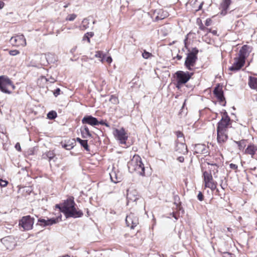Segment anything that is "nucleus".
Segmentation results:
<instances>
[{
    "instance_id": "23",
    "label": "nucleus",
    "mask_w": 257,
    "mask_h": 257,
    "mask_svg": "<svg viewBox=\"0 0 257 257\" xmlns=\"http://www.w3.org/2000/svg\"><path fill=\"white\" fill-rule=\"evenodd\" d=\"M248 85L250 88L255 89L257 91V78L250 77Z\"/></svg>"
},
{
    "instance_id": "7",
    "label": "nucleus",
    "mask_w": 257,
    "mask_h": 257,
    "mask_svg": "<svg viewBox=\"0 0 257 257\" xmlns=\"http://www.w3.org/2000/svg\"><path fill=\"white\" fill-rule=\"evenodd\" d=\"M115 138L119 141L121 144H125L128 138V136L123 128L115 129L113 132Z\"/></svg>"
},
{
    "instance_id": "2",
    "label": "nucleus",
    "mask_w": 257,
    "mask_h": 257,
    "mask_svg": "<svg viewBox=\"0 0 257 257\" xmlns=\"http://www.w3.org/2000/svg\"><path fill=\"white\" fill-rule=\"evenodd\" d=\"M127 167L130 173L136 172L140 175H145L144 165L142 163L141 157L138 155H134L133 158L128 162Z\"/></svg>"
},
{
    "instance_id": "19",
    "label": "nucleus",
    "mask_w": 257,
    "mask_h": 257,
    "mask_svg": "<svg viewBox=\"0 0 257 257\" xmlns=\"http://www.w3.org/2000/svg\"><path fill=\"white\" fill-rule=\"evenodd\" d=\"M61 216H59L57 218H56V219L51 218V219H47V220L44 219H39V221L40 222L44 223V225L46 226V225H52L54 223H56L59 222L60 220H61Z\"/></svg>"
},
{
    "instance_id": "4",
    "label": "nucleus",
    "mask_w": 257,
    "mask_h": 257,
    "mask_svg": "<svg viewBox=\"0 0 257 257\" xmlns=\"http://www.w3.org/2000/svg\"><path fill=\"white\" fill-rule=\"evenodd\" d=\"M197 59V57L194 52L188 53L184 64L186 68L189 70H193Z\"/></svg>"
},
{
    "instance_id": "18",
    "label": "nucleus",
    "mask_w": 257,
    "mask_h": 257,
    "mask_svg": "<svg viewBox=\"0 0 257 257\" xmlns=\"http://www.w3.org/2000/svg\"><path fill=\"white\" fill-rule=\"evenodd\" d=\"M249 49V47L247 45L242 46L241 49L239 50L238 57L245 60L248 54Z\"/></svg>"
},
{
    "instance_id": "17",
    "label": "nucleus",
    "mask_w": 257,
    "mask_h": 257,
    "mask_svg": "<svg viewBox=\"0 0 257 257\" xmlns=\"http://www.w3.org/2000/svg\"><path fill=\"white\" fill-rule=\"evenodd\" d=\"M140 195L136 190H134L131 191L127 190V198L128 201L136 202L139 199Z\"/></svg>"
},
{
    "instance_id": "33",
    "label": "nucleus",
    "mask_w": 257,
    "mask_h": 257,
    "mask_svg": "<svg viewBox=\"0 0 257 257\" xmlns=\"http://www.w3.org/2000/svg\"><path fill=\"white\" fill-rule=\"evenodd\" d=\"M152 55L151 53L148 52L146 51H144V52L142 54V56L145 59H148L150 58Z\"/></svg>"
},
{
    "instance_id": "57",
    "label": "nucleus",
    "mask_w": 257,
    "mask_h": 257,
    "mask_svg": "<svg viewBox=\"0 0 257 257\" xmlns=\"http://www.w3.org/2000/svg\"><path fill=\"white\" fill-rule=\"evenodd\" d=\"M156 19H164V18L159 17V16H157V17H156Z\"/></svg>"
},
{
    "instance_id": "10",
    "label": "nucleus",
    "mask_w": 257,
    "mask_h": 257,
    "mask_svg": "<svg viewBox=\"0 0 257 257\" xmlns=\"http://www.w3.org/2000/svg\"><path fill=\"white\" fill-rule=\"evenodd\" d=\"M230 118L227 115L226 112L224 113L221 119L218 122L217 130L227 131L229 125Z\"/></svg>"
},
{
    "instance_id": "9",
    "label": "nucleus",
    "mask_w": 257,
    "mask_h": 257,
    "mask_svg": "<svg viewBox=\"0 0 257 257\" xmlns=\"http://www.w3.org/2000/svg\"><path fill=\"white\" fill-rule=\"evenodd\" d=\"M10 43L15 47L25 46L26 45V39L23 35H16L12 37L10 40Z\"/></svg>"
},
{
    "instance_id": "22",
    "label": "nucleus",
    "mask_w": 257,
    "mask_h": 257,
    "mask_svg": "<svg viewBox=\"0 0 257 257\" xmlns=\"http://www.w3.org/2000/svg\"><path fill=\"white\" fill-rule=\"evenodd\" d=\"M214 93L220 102H222L224 100V98L223 95V91L221 88L216 87L214 90Z\"/></svg>"
},
{
    "instance_id": "40",
    "label": "nucleus",
    "mask_w": 257,
    "mask_h": 257,
    "mask_svg": "<svg viewBox=\"0 0 257 257\" xmlns=\"http://www.w3.org/2000/svg\"><path fill=\"white\" fill-rule=\"evenodd\" d=\"M112 60L110 56H108L107 57H105L104 62H106L107 63L110 64L112 62Z\"/></svg>"
},
{
    "instance_id": "39",
    "label": "nucleus",
    "mask_w": 257,
    "mask_h": 257,
    "mask_svg": "<svg viewBox=\"0 0 257 257\" xmlns=\"http://www.w3.org/2000/svg\"><path fill=\"white\" fill-rule=\"evenodd\" d=\"M203 197H204V196H203V195L202 194V193L201 192H199L197 195L198 199L199 201H202L203 200Z\"/></svg>"
},
{
    "instance_id": "30",
    "label": "nucleus",
    "mask_w": 257,
    "mask_h": 257,
    "mask_svg": "<svg viewBox=\"0 0 257 257\" xmlns=\"http://www.w3.org/2000/svg\"><path fill=\"white\" fill-rule=\"evenodd\" d=\"M88 21L87 19H84L82 21V25L81 26V29L82 30H85L87 29L88 27Z\"/></svg>"
},
{
    "instance_id": "26",
    "label": "nucleus",
    "mask_w": 257,
    "mask_h": 257,
    "mask_svg": "<svg viewBox=\"0 0 257 257\" xmlns=\"http://www.w3.org/2000/svg\"><path fill=\"white\" fill-rule=\"evenodd\" d=\"M55 157V154L53 151H49L45 154L43 155L44 158H48L49 161H51Z\"/></svg>"
},
{
    "instance_id": "5",
    "label": "nucleus",
    "mask_w": 257,
    "mask_h": 257,
    "mask_svg": "<svg viewBox=\"0 0 257 257\" xmlns=\"http://www.w3.org/2000/svg\"><path fill=\"white\" fill-rule=\"evenodd\" d=\"M193 74V73H189L188 72L177 71L176 73V75L178 84L181 85L186 83L190 79Z\"/></svg>"
},
{
    "instance_id": "59",
    "label": "nucleus",
    "mask_w": 257,
    "mask_h": 257,
    "mask_svg": "<svg viewBox=\"0 0 257 257\" xmlns=\"http://www.w3.org/2000/svg\"><path fill=\"white\" fill-rule=\"evenodd\" d=\"M67 7H68V6H67V5H65V6H64V8H67Z\"/></svg>"
},
{
    "instance_id": "12",
    "label": "nucleus",
    "mask_w": 257,
    "mask_h": 257,
    "mask_svg": "<svg viewBox=\"0 0 257 257\" xmlns=\"http://www.w3.org/2000/svg\"><path fill=\"white\" fill-rule=\"evenodd\" d=\"M244 60L236 57L234 58L233 63L229 69L230 71H238L244 65Z\"/></svg>"
},
{
    "instance_id": "50",
    "label": "nucleus",
    "mask_w": 257,
    "mask_h": 257,
    "mask_svg": "<svg viewBox=\"0 0 257 257\" xmlns=\"http://www.w3.org/2000/svg\"><path fill=\"white\" fill-rule=\"evenodd\" d=\"M4 5H5L4 3H3V2L0 1V9H3L4 8Z\"/></svg>"
},
{
    "instance_id": "14",
    "label": "nucleus",
    "mask_w": 257,
    "mask_h": 257,
    "mask_svg": "<svg viewBox=\"0 0 257 257\" xmlns=\"http://www.w3.org/2000/svg\"><path fill=\"white\" fill-rule=\"evenodd\" d=\"M83 124H88L92 126L98 125V120L91 115H86L82 119Z\"/></svg>"
},
{
    "instance_id": "56",
    "label": "nucleus",
    "mask_w": 257,
    "mask_h": 257,
    "mask_svg": "<svg viewBox=\"0 0 257 257\" xmlns=\"http://www.w3.org/2000/svg\"><path fill=\"white\" fill-rule=\"evenodd\" d=\"M113 99H114L115 102L117 101V98L115 97L112 96L110 100H112Z\"/></svg>"
},
{
    "instance_id": "11",
    "label": "nucleus",
    "mask_w": 257,
    "mask_h": 257,
    "mask_svg": "<svg viewBox=\"0 0 257 257\" xmlns=\"http://www.w3.org/2000/svg\"><path fill=\"white\" fill-rule=\"evenodd\" d=\"M126 223L127 226L131 229L134 228L139 224L138 217L134 213H130L125 218Z\"/></svg>"
},
{
    "instance_id": "55",
    "label": "nucleus",
    "mask_w": 257,
    "mask_h": 257,
    "mask_svg": "<svg viewBox=\"0 0 257 257\" xmlns=\"http://www.w3.org/2000/svg\"><path fill=\"white\" fill-rule=\"evenodd\" d=\"M176 58L178 60H181L182 59V56L181 55H177V56H176Z\"/></svg>"
},
{
    "instance_id": "6",
    "label": "nucleus",
    "mask_w": 257,
    "mask_h": 257,
    "mask_svg": "<svg viewBox=\"0 0 257 257\" xmlns=\"http://www.w3.org/2000/svg\"><path fill=\"white\" fill-rule=\"evenodd\" d=\"M203 176L205 186L212 190H215L216 188V183L213 181L211 173L207 171H205L203 173Z\"/></svg>"
},
{
    "instance_id": "24",
    "label": "nucleus",
    "mask_w": 257,
    "mask_h": 257,
    "mask_svg": "<svg viewBox=\"0 0 257 257\" xmlns=\"http://www.w3.org/2000/svg\"><path fill=\"white\" fill-rule=\"evenodd\" d=\"M110 178L114 183H117L120 181L121 178L118 177L115 172L112 171L110 173Z\"/></svg>"
},
{
    "instance_id": "31",
    "label": "nucleus",
    "mask_w": 257,
    "mask_h": 257,
    "mask_svg": "<svg viewBox=\"0 0 257 257\" xmlns=\"http://www.w3.org/2000/svg\"><path fill=\"white\" fill-rule=\"evenodd\" d=\"M77 16L76 15L74 14L69 15L66 18V20L69 21H72L75 19Z\"/></svg>"
},
{
    "instance_id": "27",
    "label": "nucleus",
    "mask_w": 257,
    "mask_h": 257,
    "mask_svg": "<svg viewBox=\"0 0 257 257\" xmlns=\"http://www.w3.org/2000/svg\"><path fill=\"white\" fill-rule=\"evenodd\" d=\"M236 143L238 145L239 150L243 149L245 147V141L244 140L236 142Z\"/></svg>"
},
{
    "instance_id": "51",
    "label": "nucleus",
    "mask_w": 257,
    "mask_h": 257,
    "mask_svg": "<svg viewBox=\"0 0 257 257\" xmlns=\"http://www.w3.org/2000/svg\"><path fill=\"white\" fill-rule=\"evenodd\" d=\"M84 38L87 39L88 42H90V37L87 35L86 34L85 35Z\"/></svg>"
},
{
    "instance_id": "58",
    "label": "nucleus",
    "mask_w": 257,
    "mask_h": 257,
    "mask_svg": "<svg viewBox=\"0 0 257 257\" xmlns=\"http://www.w3.org/2000/svg\"><path fill=\"white\" fill-rule=\"evenodd\" d=\"M227 230H228L229 231H231V228H227Z\"/></svg>"
},
{
    "instance_id": "35",
    "label": "nucleus",
    "mask_w": 257,
    "mask_h": 257,
    "mask_svg": "<svg viewBox=\"0 0 257 257\" xmlns=\"http://www.w3.org/2000/svg\"><path fill=\"white\" fill-rule=\"evenodd\" d=\"M176 136H177L178 139H181V140H180V142H181V141L183 142L184 141L183 134L182 133H181V132L178 131L176 133Z\"/></svg>"
},
{
    "instance_id": "41",
    "label": "nucleus",
    "mask_w": 257,
    "mask_h": 257,
    "mask_svg": "<svg viewBox=\"0 0 257 257\" xmlns=\"http://www.w3.org/2000/svg\"><path fill=\"white\" fill-rule=\"evenodd\" d=\"M217 166L215 165H211V167L210 168V170H212L213 172L216 171L217 172Z\"/></svg>"
},
{
    "instance_id": "42",
    "label": "nucleus",
    "mask_w": 257,
    "mask_h": 257,
    "mask_svg": "<svg viewBox=\"0 0 257 257\" xmlns=\"http://www.w3.org/2000/svg\"><path fill=\"white\" fill-rule=\"evenodd\" d=\"M63 147L66 150H70L72 149L73 146L70 145H64Z\"/></svg>"
},
{
    "instance_id": "52",
    "label": "nucleus",
    "mask_w": 257,
    "mask_h": 257,
    "mask_svg": "<svg viewBox=\"0 0 257 257\" xmlns=\"http://www.w3.org/2000/svg\"><path fill=\"white\" fill-rule=\"evenodd\" d=\"M192 52H194L195 54V55L197 56V54L198 52V50L197 49L195 48L193 50V51Z\"/></svg>"
},
{
    "instance_id": "53",
    "label": "nucleus",
    "mask_w": 257,
    "mask_h": 257,
    "mask_svg": "<svg viewBox=\"0 0 257 257\" xmlns=\"http://www.w3.org/2000/svg\"><path fill=\"white\" fill-rule=\"evenodd\" d=\"M208 31H209V32H211V30H209ZM211 33H212L213 35H217V31H216V30H213V31H211Z\"/></svg>"
},
{
    "instance_id": "44",
    "label": "nucleus",
    "mask_w": 257,
    "mask_h": 257,
    "mask_svg": "<svg viewBox=\"0 0 257 257\" xmlns=\"http://www.w3.org/2000/svg\"><path fill=\"white\" fill-rule=\"evenodd\" d=\"M15 148L17 150H18V151H21V146H20V143H17L16 145H15Z\"/></svg>"
},
{
    "instance_id": "49",
    "label": "nucleus",
    "mask_w": 257,
    "mask_h": 257,
    "mask_svg": "<svg viewBox=\"0 0 257 257\" xmlns=\"http://www.w3.org/2000/svg\"><path fill=\"white\" fill-rule=\"evenodd\" d=\"M87 35H88L90 38L92 37L94 35V33L93 32H88L86 34Z\"/></svg>"
},
{
    "instance_id": "28",
    "label": "nucleus",
    "mask_w": 257,
    "mask_h": 257,
    "mask_svg": "<svg viewBox=\"0 0 257 257\" xmlns=\"http://www.w3.org/2000/svg\"><path fill=\"white\" fill-rule=\"evenodd\" d=\"M57 116V113L54 111H51L47 114V117L49 119H54Z\"/></svg>"
},
{
    "instance_id": "15",
    "label": "nucleus",
    "mask_w": 257,
    "mask_h": 257,
    "mask_svg": "<svg viewBox=\"0 0 257 257\" xmlns=\"http://www.w3.org/2000/svg\"><path fill=\"white\" fill-rule=\"evenodd\" d=\"M227 139V131L217 130V140L218 143H224Z\"/></svg>"
},
{
    "instance_id": "1",
    "label": "nucleus",
    "mask_w": 257,
    "mask_h": 257,
    "mask_svg": "<svg viewBox=\"0 0 257 257\" xmlns=\"http://www.w3.org/2000/svg\"><path fill=\"white\" fill-rule=\"evenodd\" d=\"M56 207L63 212L66 218H77L82 216L83 213L76 207L73 198H69L61 205L57 204Z\"/></svg>"
},
{
    "instance_id": "16",
    "label": "nucleus",
    "mask_w": 257,
    "mask_h": 257,
    "mask_svg": "<svg viewBox=\"0 0 257 257\" xmlns=\"http://www.w3.org/2000/svg\"><path fill=\"white\" fill-rule=\"evenodd\" d=\"M231 3V0H222L220 6L222 15L224 16L226 14L227 10Z\"/></svg>"
},
{
    "instance_id": "32",
    "label": "nucleus",
    "mask_w": 257,
    "mask_h": 257,
    "mask_svg": "<svg viewBox=\"0 0 257 257\" xmlns=\"http://www.w3.org/2000/svg\"><path fill=\"white\" fill-rule=\"evenodd\" d=\"M41 79L42 80H45V81H50L51 83H54L56 81V80L54 78H53L52 77H51L49 79H47L44 76H42L41 78Z\"/></svg>"
},
{
    "instance_id": "25",
    "label": "nucleus",
    "mask_w": 257,
    "mask_h": 257,
    "mask_svg": "<svg viewBox=\"0 0 257 257\" xmlns=\"http://www.w3.org/2000/svg\"><path fill=\"white\" fill-rule=\"evenodd\" d=\"M95 57L99 59L100 61L103 63L105 60V54L100 51L95 52Z\"/></svg>"
},
{
    "instance_id": "45",
    "label": "nucleus",
    "mask_w": 257,
    "mask_h": 257,
    "mask_svg": "<svg viewBox=\"0 0 257 257\" xmlns=\"http://www.w3.org/2000/svg\"><path fill=\"white\" fill-rule=\"evenodd\" d=\"M99 124H102V125H104L106 126H108L109 125H108L107 123H105L103 120H101V121H98V125Z\"/></svg>"
},
{
    "instance_id": "43",
    "label": "nucleus",
    "mask_w": 257,
    "mask_h": 257,
    "mask_svg": "<svg viewBox=\"0 0 257 257\" xmlns=\"http://www.w3.org/2000/svg\"><path fill=\"white\" fill-rule=\"evenodd\" d=\"M212 23V20L210 19H207L205 21V25L207 26H209L211 25Z\"/></svg>"
},
{
    "instance_id": "37",
    "label": "nucleus",
    "mask_w": 257,
    "mask_h": 257,
    "mask_svg": "<svg viewBox=\"0 0 257 257\" xmlns=\"http://www.w3.org/2000/svg\"><path fill=\"white\" fill-rule=\"evenodd\" d=\"M8 184V182L7 181L4 180L2 179H0V186L2 187H6Z\"/></svg>"
},
{
    "instance_id": "48",
    "label": "nucleus",
    "mask_w": 257,
    "mask_h": 257,
    "mask_svg": "<svg viewBox=\"0 0 257 257\" xmlns=\"http://www.w3.org/2000/svg\"><path fill=\"white\" fill-rule=\"evenodd\" d=\"M177 160L180 162H184V157H179L178 158Z\"/></svg>"
},
{
    "instance_id": "20",
    "label": "nucleus",
    "mask_w": 257,
    "mask_h": 257,
    "mask_svg": "<svg viewBox=\"0 0 257 257\" xmlns=\"http://www.w3.org/2000/svg\"><path fill=\"white\" fill-rule=\"evenodd\" d=\"M257 151V147L253 144H250L248 145L247 148L245 150V153L246 154L251 155V157L253 158L255 152Z\"/></svg>"
},
{
    "instance_id": "21",
    "label": "nucleus",
    "mask_w": 257,
    "mask_h": 257,
    "mask_svg": "<svg viewBox=\"0 0 257 257\" xmlns=\"http://www.w3.org/2000/svg\"><path fill=\"white\" fill-rule=\"evenodd\" d=\"M176 151L181 154H185L187 152V146L181 141L177 144Z\"/></svg>"
},
{
    "instance_id": "8",
    "label": "nucleus",
    "mask_w": 257,
    "mask_h": 257,
    "mask_svg": "<svg viewBox=\"0 0 257 257\" xmlns=\"http://www.w3.org/2000/svg\"><path fill=\"white\" fill-rule=\"evenodd\" d=\"M34 223V218L28 215L23 217L20 220L19 224L24 230H28L32 228Z\"/></svg>"
},
{
    "instance_id": "46",
    "label": "nucleus",
    "mask_w": 257,
    "mask_h": 257,
    "mask_svg": "<svg viewBox=\"0 0 257 257\" xmlns=\"http://www.w3.org/2000/svg\"><path fill=\"white\" fill-rule=\"evenodd\" d=\"M229 166H230V168L234 169V170L237 168V166L235 164H230Z\"/></svg>"
},
{
    "instance_id": "29",
    "label": "nucleus",
    "mask_w": 257,
    "mask_h": 257,
    "mask_svg": "<svg viewBox=\"0 0 257 257\" xmlns=\"http://www.w3.org/2000/svg\"><path fill=\"white\" fill-rule=\"evenodd\" d=\"M82 133L83 135H86L88 137H91V135L89 132V129L87 126H84L83 128V130L82 131Z\"/></svg>"
},
{
    "instance_id": "3",
    "label": "nucleus",
    "mask_w": 257,
    "mask_h": 257,
    "mask_svg": "<svg viewBox=\"0 0 257 257\" xmlns=\"http://www.w3.org/2000/svg\"><path fill=\"white\" fill-rule=\"evenodd\" d=\"M15 88L11 80L6 76H0V89L6 93L10 94L12 90Z\"/></svg>"
},
{
    "instance_id": "36",
    "label": "nucleus",
    "mask_w": 257,
    "mask_h": 257,
    "mask_svg": "<svg viewBox=\"0 0 257 257\" xmlns=\"http://www.w3.org/2000/svg\"><path fill=\"white\" fill-rule=\"evenodd\" d=\"M20 53L19 51L17 50H11L9 51V54L12 56H16Z\"/></svg>"
},
{
    "instance_id": "47",
    "label": "nucleus",
    "mask_w": 257,
    "mask_h": 257,
    "mask_svg": "<svg viewBox=\"0 0 257 257\" xmlns=\"http://www.w3.org/2000/svg\"><path fill=\"white\" fill-rule=\"evenodd\" d=\"M199 28L202 30H209L208 29H207L204 26H203V25L202 24H201L200 27H199Z\"/></svg>"
},
{
    "instance_id": "54",
    "label": "nucleus",
    "mask_w": 257,
    "mask_h": 257,
    "mask_svg": "<svg viewBox=\"0 0 257 257\" xmlns=\"http://www.w3.org/2000/svg\"><path fill=\"white\" fill-rule=\"evenodd\" d=\"M76 140L78 142H79L80 144L82 142V141H83V140H81V139L79 138H77L76 139Z\"/></svg>"
},
{
    "instance_id": "38",
    "label": "nucleus",
    "mask_w": 257,
    "mask_h": 257,
    "mask_svg": "<svg viewBox=\"0 0 257 257\" xmlns=\"http://www.w3.org/2000/svg\"><path fill=\"white\" fill-rule=\"evenodd\" d=\"M60 91L61 90L59 88H57L56 90L54 91L53 94L55 97H57L60 94Z\"/></svg>"
},
{
    "instance_id": "13",
    "label": "nucleus",
    "mask_w": 257,
    "mask_h": 257,
    "mask_svg": "<svg viewBox=\"0 0 257 257\" xmlns=\"http://www.w3.org/2000/svg\"><path fill=\"white\" fill-rule=\"evenodd\" d=\"M2 243L6 246L7 249H12L15 245V242L11 236H7L2 239Z\"/></svg>"
},
{
    "instance_id": "34",
    "label": "nucleus",
    "mask_w": 257,
    "mask_h": 257,
    "mask_svg": "<svg viewBox=\"0 0 257 257\" xmlns=\"http://www.w3.org/2000/svg\"><path fill=\"white\" fill-rule=\"evenodd\" d=\"M80 144L82 146H83L84 148V149L86 151L89 150L87 140H83V141H82V142L80 143Z\"/></svg>"
}]
</instances>
